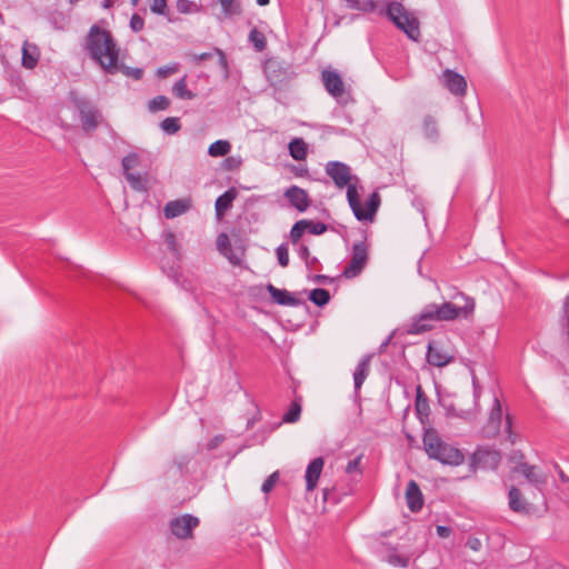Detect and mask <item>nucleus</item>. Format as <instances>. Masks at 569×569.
Segmentation results:
<instances>
[{"instance_id":"20","label":"nucleus","mask_w":569,"mask_h":569,"mask_svg":"<svg viewBox=\"0 0 569 569\" xmlns=\"http://www.w3.org/2000/svg\"><path fill=\"white\" fill-rule=\"evenodd\" d=\"M238 191L234 187H230L222 194H220L214 202V210L217 218H222L224 213L232 207V202L236 200Z\"/></svg>"},{"instance_id":"53","label":"nucleus","mask_w":569,"mask_h":569,"mask_svg":"<svg viewBox=\"0 0 569 569\" xmlns=\"http://www.w3.org/2000/svg\"><path fill=\"white\" fill-rule=\"evenodd\" d=\"M241 164V160L239 158H234V157H227L224 160H223V167L228 170H233V169H237L239 168Z\"/></svg>"},{"instance_id":"15","label":"nucleus","mask_w":569,"mask_h":569,"mask_svg":"<svg viewBox=\"0 0 569 569\" xmlns=\"http://www.w3.org/2000/svg\"><path fill=\"white\" fill-rule=\"evenodd\" d=\"M122 164V171L130 183V186L133 189H140L141 188V176L139 173H132L130 172L131 169L137 167L139 164V156L136 152L128 153L122 158L121 161Z\"/></svg>"},{"instance_id":"48","label":"nucleus","mask_w":569,"mask_h":569,"mask_svg":"<svg viewBox=\"0 0 569 569\" xmlns=\"http://www.w3.org/2000/svg\"><path fill=\"white\" fill-rule=\"evenodd\" d=\"M361 459H362V455H358L356 458L349 460L346 466V472L348 475H350L352 472H358L359 475H362V470L360 468Z\"/></svg>"},{"instance_id":"23","label":"nucleus","mask_w":569,"mask_h":569,"mask_svg":"<svg viewBox=\"0 0 569 569\" xmlns=\"http://www.w3.org/2000/svg\"><path fill=\"white\" fill-rule=\"evenodd\" d=\"M422 133L423 137L429 140L430 142L436 143L439 140L440 132L438 127L437 119L427 114L425 116L422 120Z\"/></svg>"},{"instance_id":"7","label":"nucleus","mask_w":569,"mask_h":569,"mask_svg":"<svg viewBox=\"0 0 569 569\" xmlns=\"http://www.w3.org/2000/svg\"><path fill=\"white\" fill-rule=\"evenodd\" d=\"M68 98L78 111L82 131L87 134L94 132L103 120L99 109L89 99L78 96L76 91H70Z\"/></svg>"},{"instance_id":"42","label":"nucleus","mask_w":569,"mask_h":569,"mask_svg":"<svg viewBox=\"0 0 569 569\" xmlns=\"http://www.w3.org/2000/svg\"><path fill=\"white\" fill-rule=\"evenodd\" d=\"M160 127L166 133L173 134L181 128L180 119L177 117H168L162 120Z\"/></svg>"},{"instance_id":"44","label":"nucleus","mask_w":569,"mask_h":569,"mask_svg":"<svg viewBox=\"0 0 569 569\" xmlns=\"http://www.w3.org/2000/svg\"><path fill=\"white\" fill-rule=\"evenodd\" d=\"M276 254L278 259V263L281 267H287L289 264V249L287 243H281L276 249Z\"/></svg>"},{"instance_id":"40","label":"nucleus","mask_w":569,"mask_h":569,"mask_svg":"<svg viewBox=\"0 0 569 569\" xmlns=\"http://www.w3.org/2000/svg\"><path fill=\"white\" fill-rule=\"evenodd\" d=\"M170 107V99L166 96H156L149 101L151 112L163 111Z\"/></svg>"},{"instance_id":"32","label":"nucleus","mask_w":569,"mask_h":569,"mask_svg":"<svg viewBox=\"0 0 569 569\" xmlns=\"http://www.w3.org/2000/svg\"><path fill=\"white\" fill-rule=\"evenodd\" d=\"M230 149L231 144L228 140H217L209 146L208 154L210 157H224Z\"/></svg>"},{"instance_id":"50","label":"nucleus","mask_w":569,"mask_h":569,"mask_svg":"<svg viewBox=\"0 0 569 569\" xmlns=\"http://www.w3.org/2000/svg\"><path fill=\"white\" fill-rule=\"evenodd\" d=\"M213 52L218 56V63L227 76L229 73V66L226 53L217 47L213 48Z\"/></svg>"},{"instance_id":"38","label":"nucleus","mask_w":569,"mask_h":569,"mask_svg":"<svg viewBox=\"0 0 569 569\" xmlns=\"http://www.w3.org/2000/svg\"><path fill=\"white\" fill-rule=\"evenodd\" d=\"M249 42L252 44L256 51L260 52L266 49L267 40L264 34L257 28H253L249 33Z\"/></svg>"},{"instance_id":"12","label":"nucleus","mask_w":569,"mask_h":569,"mask_svg":"<svg viewBox=\"0 0 569 569\" xmlns=\"http://www.w3.org/2000/svg\"><path fill=\"white\" fill-rule=\"evenodd\" d=\"M283 196L290 206L299 212L307 211L310 206V198L308 192L298 186H290L287 188Z\"/></svg>"},{"instance_id":"17","label":"nucleus","mask_w":569,"mask_h":569,"mask_svg":"<svg viewBox=\"0 0 569 569\" xmlns=\"http://www.w3.org/2000/svg\"><path fill=\"white\" fill-rule=\"evenodd\" d=\"M406 501L411 512H419L423 507V495L415 480H410L407 485Z\"/></svg>"},{"instance_id":"28","label":"nucleus","mask_w":569,"mask_h":569,"mask_svg":"<svg viewBox=\"0 0 569 569\" xmlns=\"http://www.w3.org/2000/svg\"><path fill=\"white\" fill-rule=\"evenodd\" d=\"M39 61V51L36 46L28 47L27 43L22 47L21 62L26 69H33Z\"/></svg>"},{"instance_id":"46","label":"nucleus","mask_w":569,"mask_h":569,"mask_svg":"<svg viewBox=\"0 0 569 569\" xmlns=\"http://www.w3.org/2000/svg\"><path fill=\"white\" fill-rule=\"evenodd\" d=\"M179 63L178 62H173L171 64H168V66H162V67H159L157 69V76L159 78H167L169 77L170 74H173L176 73L178 70H179Z\"/></svg>"},{"instance_id":"47","label":"nucleus","mask_w":569,"mask_h":569,"mask_svg":"<svg viewBox=\"0 0 569 569\" xmlns=\"http://www.w3.org/2000/svg\"><path fill=\"white\" fill-rule=\"evenodd\" d=\"M278 479H279V472L278 471H274L271 475H269L266 478V480L262 482L261 491L264 492V493L270 492L272 490V488L274 487V485L277 483Z\"/></svg>"},{"instance_id":"45","label":"nucleus","mask_w":569,"mask_h":569,"mask_svg":"<svg viewBox=\"0 0 569 569\" xmlns=\"http://www.w3.org/2000/svg\"><path fill=\"white\" fill-rule=\"evenodd\" d=\"M307 230L311 234L320 236L328 230V224L320 221L313 222L312 220H308Z\"/></svg>"},{"instance_id":"51","label":"nucleus","mask_w":569,"mask_h":569,"mask_svg":"<svg viewBox=\"0 0 569 569\" xmlns=\"http://www.w3.org/2000/svg\"><path fill=\"white\" fill-rule=\"evenodd\" d=\"M230 241L226 233H220L217 238V247L221 253H223L227 249L230 250Z\"/></svg>"},{"instance_id":"9","label":"nucleus","mask_w":569,"mask_h":569,"mask_svg":"<svg viewBox=\"0 0 569 569\" xmlns=\"http://www.w3.org/2000/svg\"><path fill=\"white\" fill-rule=\"evenodd\" d=\"M500 462V452L489 447H478L470 457V467L472 470H497Z\"/></svg>"},{"instance_id":"63","label":"nucleus","mask_w":569,"mask_h":569,"mask_svg":"<svg viewBox=\"0 0 569 569\" xmlns=\"http://www.w3.org/2000/svg\"><path fill=\"white\" fill-rule=\"evenodd\" d=\"M293 170L297 177H305L308 174V169L306 167H295Z\"/></svg>"},{"instance_id":"39","label":"nucleus","mask_w":569,"mask_h":569,"mask_svg":"<svg viewBox=\"0 0 569 569\" xmlns=\"http://www.w3.org/2000/svg\"><path fill=\"white\" fill-rule=\"evenodd\" d=\"M118 72H122L127 77H131L134 80H140L143 77V70L141 68H131L123 63H119V59L117 60L116 71L112 74Z\"/></svg>"},{"instance_id":"59","label":"nucleus","mask_w":569,"mask_h":569,"mask_svg":"<svg viewBox=\"0 0 569 569\" xmlns=\"http://www.w3.org/2000/svg\"><path fill=\"white\" fill-rule=\"evenodd\" d=\"M412 206L421 213L425 212V203L423 200L419 197L412 199Z\"/></svg>"},{"instance_id":"5","label":"nucleus","mask_w":569,"mask_h":569,"mask_svg":"<svg viewBox=\"0 0 569 569\" xmlns=\"http://www.w3.org/2000/svg\"><path fill=\"white\" fill-rule=\"evenodd\" d=\"M422 445L427 456L430 459L439 461L441 465L460 466L465 461L463 452L440 439L437 431L432 428L425 430Z\"/></svg>"},{"instance_id":"61","label":"nucleus","mask_w":569,"mask_h":569,"mask_svg":"<svg viewBox=\"0 0 569 569\" xmlns=\"http://www.w3.org/2000/svg\"><path fill=\"white\" fill-rule=\"evenodd\" d=\"M392 336H393L392 333H391V335H389V336L386 338V340H383V341L380 343V346H379V348H378V353H379V355H381L382 352H385V351H386V349H387L388 345L390 343V341H391V339H392Z\"/></svg>"},{"instance_id":"49","label":"nucleus","mask_w":569,"mask_h":569,"mask_svg":"<svg viewBox=\"0 0 569 569\" xmlns=\"http://www.w3.org/2000/svg\"><path fill=\"white\" fill-rule=\"evenodd\" d=\"M131 30L133 32H139L143 29L144 27V20L141 16H139L138 13H133L130 18V23H129Z\"/></svg>"},{"instance_id":"25","label":"nucleus","mask_w":569,"mask_h":569,"mask_svg":"<svg viewBox=\"0 0 569 569\" xmlns=\"http://www.w3.org/2000/svg\"><path fill=\"white\" fill-rule=\"evenodd\" d=\"M180 263L181 260H177L173 257L171 261H166L164 259L161 260V269L163 273H166L167 277L176 283H178L180 278L182 277Z\"/></svg>"},{"instance_id":"35","label":"nucleus","mask_w":569,"mask_h":569,"mask_svg":"<svg viewBox=\"0 0 569 569\" xmlns=\"http://www.w3.org/2000/svg\"><path fill=\"white\" fill-rule=\"evenodd\" d=\"M301 416V403L299 400H293L290 403L288 411L283 415L282 421L287 423H295L300 419Z\"/></svg>"},{"instance_id":"64","label":"nucleus","mask_w":569,"mask_h":569,"mask_svg":"<svg viewBox=\"0 0 569 569\" xmlns=\"http://www.w3.org/2000/svg\"><path fill=\"white\" fill-rule=\"evenodd\" d=\"M214 54V52H202L198 56V60L199 61H206V60H209L212 58V56Z\"/></svg>"},{"instance_id":"55","label":"nucleus","mask_w":569,"mask_h":569,"mask_svg":"<svg viewBox=\"0 0 569 569\" xmlns=\"http://www.w3.org/2000/svg\"><path fill=\"white\" fill-rule=\"evenodd\" d=\"M437 535L440 538H448L452 533V529L448 526H437L436 527Z\"/></svg>"},{"instance_id":"1","label":"nucleus","mask_w":569,"mask_h":569,"mask_svg":"<svg viewBox=\"0 0 569 569\" xmlns=\"http://www.w3.org/2000/svg\"><path fill=\"white\" fill-rule=\"evenodd\" d=\"M325 170L337 188L347 187V200L356 219L358 221H372L381 202L379 193L373 191L368 197L366 209H363L357 187L350 183L352 179L350 167L345 162L333 160L327 162Z\"/></svg>"},{"instance_id":"26","label":"nucleus","mask_w":569,"mask_h":569,"mask_svg":"<svg viewBox=\"0 0 569 569\" xmlns=\"http://www.w3.org/2000/svg\"><path fill=\"white\" fill-rule=\"evenodd\" d=\"M189 209V202L186 200H173L166 203L163 213L167 219H173L183 214Z\"/></svg>"},{"instance_id":"10","label":"nucleus","mask_w":569,"mask_h":569,"mask_svg":"<svg viewBox=\"0 0 569 569\" xmlns=\"http://www.w3.org/2000/svg\"><path fill=\"white\" fill-rule=\"evenodd\" d=\"M369 256V249L365 241L356 242L352 246L351 260L343 269L342 276L346 278H355L363 270Z\"/></svg>"},{"instance_id":"43","label":"nucleus","mask_w":569,"mask_h":569,"mask_svg":"<svg viewBox=\"0 0 569 569\" xmlns=\"http://www.w3.org/2000/svg\"><path fill=\"white\" fill-rule=\"evenodd\" d=\"M151 12L163 16L167 18L169 22H173L174 20L169 16L170 11L167 6V0H153L152 4L150 6Z\"/></svg>"},{"instance_id":"21","label":"nucleus","mask_w":569,"mask_h":569,"mask_svg":"<svg viewBox=\"0 0 569 569\" xmlns=\"http://www.w3.org/2000/svg\"><path fill=\"white\" fill-rule=\"evenodd\" d=\"M508 505L509 508L518 513L527 515L530 512L531 507L522 497L520 490L512 486L508 492Z\"/></svg>"},{"instance_id":"8","label":"nucleus","mask_w":569,"mask_h":569,"mask_svg":"<svg viewBox=\"0 0 569 569\" xmlns=\"http://www.w3.org/2000/svg\"><path fill=\"white\" fill-rule=\"evenodd\" d=\"M321 80L327 92L339 103L346 106L353 101L351 92L346 89L341 74L331 69L321 72Z\"/></svg>"},{"instance_id":"14","label":"nucleus","mask_w":569,"mask_h":569,"mask_svg":"<svg viewBox=\"0 0 569 569\" xmlns=\"http://www.w3.org/2000/svg\"><path fill=\"white\" fill-rule=\"evenodd\" d=\"M443 81L446 88L455 96H465L467 91V81L463 76L452 69L443 71Z\"/></svg>"},{"instance_id":"18","label":"nucleus","mask_w":569,"mask_h":569,"mask_svg":"<svg viewBox=\"0 0 569 569\" xmlns=\"http://www.w3.org/2000/svg\"><path fill=\"white\" fill-rule=\"evenodd\" d=\"M325 460L322 457H317L312 459L306 469V489L307 491H312L318 483V480L321 476L323 469Z\"/></svg>"},{"instance_id":"62","label":"nucleus","mask_w":569,"mask_h":569,"mask_svg":"<svg viewBox=\"0 0 569 569\" xmlns=\"http://www.w3.org/2000/svg\"><path fill=\"white\" fill-rule=\"evenodd\" d=\"M446 412H447V416H448V417H460V418H463V417H465L461 412L457 411V410L453 408V406H449V407H447V408H446Z\"/></svg>"},{"instance_id":"22","label":"nucleus","mask_w":569,"mask_h":569,"mask_svg":"<svg viewBox=\"0 0 569 569\" xmlns=\"http://www.w3.org/2000/svg\"><path fill=\"white\" fill-rule=\"evenodd\" d=\"M416 415L418 419L423 423L428 419L430 413L429 401L426 397L420 385L416 388V401H415Z\"/></svg>"},{"instance_id":"11","label":"nucleus","mask_w":569,"mask_h":569,"mask_svg":"<svg viewBox=\"0 0 569 569\" xmlns=\"http://www.w3.org/2000/svg\"><path fill=\"white\" fill-rule=\"evenodd\" d=\"M200 523L198 517L191 513H183L170 520L169 527L171 533L178 539H190L193 537V530Z\"/></svg>"},{"instance_id":"13","label":"nucleus","mask_w":569,"mask_h":569,"mask_svg":"<svg viewBox=\"0 0 569 569\" xmlns=\"http://www.w3.org/2000/svg\"><path fill=\"white\" fill-rule=\"evenodd\" d=\"M426 359L429 365L440 368L449 365L453 360V356L436 341H431L427 347Z\"/></svg>"},{"instance_id":"4","label":"nucleus","mask_w":569,"mask_h":569,"mask_svg":"<svg viewBox=\"0 0 569 569\" xmlns=\"http://www.w3.org/2000/svg\"><path fill=\"white\" fill-rule=\"evenodd\" d=\"M84 50L106 73L116 71L120 49L109 30L92 24L84 40Z\"/></svg>"},{"instance_id":"57","label":"nucleus","mask_w":569,"mask_h":569,"mask_svg":"<svg viewBox=\"0 0 569 569\" xmlns=\"http://www.w3.org/2000/svg\"><path fill=\"white\" fill-rule=\"evenodd\" d=\"M310 279L315 282L325 284H330L332 282V279L327 274H315L310 277Z\"/></svg>"},{"instance_id":"30","label":"nucleus","mask_w":569,"mask_h":569,"mask_svg":"<svg viewBox=\"0 0 569 569\" xmlns=\"http://www.w3.org/2000/svg\"><path fill=\"white\" fill-rule=\"evenodd\" d=\"M162 239L167 246L168 251L171 253V256L173 258H176L177 260H181V253L179 250V244L176 240V234L170 230H166L162 233Z\"/></svg>"},{"instance_id":"33","label":"nucleus","mask_w":569,"mask_h":569,"mask_svg":"<svg viewBox=\"0 0 569 569\" xmlns=\"http://www.w3.org/2000/svg\"><path fill=\"white\" fill-rule=\"evenodd\" d=\"M535 470L536 467L527 462H520L513 468V472H520L529 482L538 483L539 478Z\"/></svg>"},{"instance_id":"58","label":"nucleus","mask_w":569,"mask_h":569,"mask_svg":"<svg viewBox=\"0 0 569 569\" xmlns=\"http://www.w3.org/2000/svg\"><path fill=\"white\" fill-rule=\"evenodd\" d=\"M509 460L518 463L523 462V453L520 450H513L509 456Z\"/></svg>"},{"instance_id":"16","label":"nucleus","mask_w":569,"mask_h":569,"mask_svg":"<svg viewBox=\"0 0 569 569\" xmlns=\"http://www.w3.org/2000/svg\"><path fill=\"white\" fill-rule=\"evenodd\" d=\"M272 302L279 306L298 307L303 303L300 299L296 298L290 291L286 289H279L273 284L269 283L266 287Z\"/></svg>"},{"instance_id":"27","label":"nucleus","mask_w":569,"mask_h":569,"mask_svg":"<svg viewBox=\"0 0 569 569\" xmlns=\"http://www.w3.org/2000/svg\"><path fill=\"white\" fill-rule=\"evenodd\" d=\"M289 154L298 161L305 160L308 153V146L302 138H293L289 144Z\"/></svg>"},{"instance_id":"6","label":"nucleus","mask_w":569,"mask_h":569,"mask_svg":"<svg viewBox=\"0 0 569 569\" xmlns=\"http://www.w3.org/2000/svg\"><path fill=\"white\" fill-rule=\"evenodd\" d=\"M263 72L269 87L272 88V96L279 100L281 91L289 87L290 81L296 76L292 66L279 58H269L263 63Z\"/></svg>"},{"instance_id":"36","label":"nucleus","mask_w":569,"mask_h":569,"mask_svg":"<svg viewBox=\"0 0 569 569\" xmlns=\"http://www.w3.org/2000/svg\"><path fill=\"white\" fill-rule=\"evenodd\" d=\"M177 10L183 14H191L200 12L202 7L193 0H177Z\"/></svg>"},{"instance_id":"19","label":"nucleus","mask_w":569,"mask_h":569,"mask_svg":"<svg viewBox=\"0 0 569 569\" xmlns=\"http://www.w3.org/2000/svg\"><path fill=\"white\" fill-rule=\"evenodd\" d=\"M372 359V355H365L358 365L356 366L352 377H353V388L355 393H359L365 380L369 376L370 372V361Z\"/></svg>"},{"instance_id":"56","label":"nucleus","mask_w":569,"mask_h":569,"mask_svg":"<svg viewBox=\"0 0 569 569\" xmlns=\"http://www.w3.org/2000/svg\"><path fill=\"white\" fill-rule=\"evenodd\" d=\"M297 253H298V257H299L301 260H306V259H308V257H309V254H310L308 246H307V244H305V243H300V244H298Z\"/></svg>"},{"instance_id":"54","label":"nucleus","mask_w":569,"mask_h":569,"mask_svg":"<svg viewBox=\"0 0 569 569\" xmlns=\"http://www.w3.org/2000/svg\"><path fill=\"white\" fill-rule=\"evenodd\" d=\"M506 432L508 435V439L511 443L516 442V433L512 431V421L509 415H506Z\"/></svg>"},{"instance_id":"34","label":"nucleus","mask_w":569,"mask_h":569,"mask_svg":"<svg viewBox=\"0 0 569 569\" xmlns=\"http://www.w3.org/2000/svg\"><path fill=\"white\" fill-rule=\"evenodd\" d=\"M218 1L221 6L222 13L226 17L231 18L233 16H239L241 13L240 2H238L236 0H218Z\"/></svg>"},{"instance_id":"29","label":"nucleus","mask_w":569,"mask_h":569,"mask_svg":"<svg viewBox=\"0 0 569 569\" xmlns=\"http://www.w3.org/2000/svg\"><path fill=\"white\" fill-rule=\"evenodd\" d=\"M308 299L317 307H325L330 301V293L327 289L316 288L309 292Z\"/></svg>"},{"instance_id":"37","label":"nucleus","mask_w":569,"mask_h":569,"mask_svg":"<svg viewBox=\"0 0 569 569\" xmlns=\"http://www.w3.org/2000/svg\"><path fill=\"white\" fill-rule=\"evenodd\" d=\"M387 562L395 567L407 568L409 566V557L399 555L397 548L389 549Z\"/></svg>"},{"instance_id":"60","label":"nucleus","mask_w":569,"mask_h":569,"mask_svg":"<svg viewBox=\"0 0 569 569\" xmlns=\"http://www.w3.org/2000/svg\"><path fill=\"white\" fill-rule=\"evenodd\" d=\"M468 547L475 551L479 550L481 547V542L478 538H471L468 540Z\"/></svg>"},{"instance_id":"52","label":"nucleus","mask_w":569,"mask_h":569,"mask_svg":"<svg viewBox=\"0 0 569 569\" xmlns=\"http://www.w3.org/2000/svg\"><path fill=\"white\" fill-rule=\"evenodd\" d=\"M222 254L228 259V261L232 266H239L241 263V257L233 252V249L231 246H230V250L227 249Z\"/></svg>"},{"instance_id":"3","label":"nucleus","mask_w":569,"mask_h":569,"mask_svg":"<svg viewBox=\"0 0 569 569\" xmlns=\"http://www.w3.org/2000/svg\"><path fill=\"white\" fill-rule=\"evenodd\" d=\"M348 6L356 10L365 12H376L385 14L408 39L418 41L420 38L419 20L410 13L401 2L389 1L386 7H379L377 0H345Z\"/></svg>"},{"instance_id":"31","label":"nucleus","mask_w":569,"mask_h":569,"mask_svg":"<svg viewBox=\"0 0 569 569\" xmlns=\"http://www.w3.org/2000/svg\"><path fill=\"white\" fill-rule=\"evenodd\" d=\"M172 92L180 99L191 100L196 94L187 88V76L180 78L172 87Z\"/></svg>"},{"instance_id":"2","label":"nucleus","mask_w":569,"mask_h":569,"mask_svg":"<svg viewBox=\"0 0 569 569\" xmlns=\"http://www.w3.org/2000/svg\"><path fill=\"white\" fill-rule=\"evenodd\" d=\"M459 295L465 300L462 307H458L451 302H443L441 305L428 303L422 308L419 315L411 318L407 331L411 335H419L431 330L435 325L440 321H451L458 317L467 319L473 313L476 303L472 298L465 296L462 292Z\"/></svg>"},{"instance_id":"41","label":"nucleus","mask_w":569,"mask_h":569,"mask_svg":"<svg viewBox=\"0 0 569 569\" xmlns=\"http://www.w3.org/2000/svg\"><path fill=\"white\" fill-rule=\"evenodd\" d=\"M308 220L301 219L298 220L290 229V239L293 244H298L299 239L302 237L303 232L307 230Z\"/></svg>"},{"instance_id":"24","label":"nucleus","mask_w":569,"mask_h":569,"mask_svg":"<svg viewBox=\"0 0 569 569\" xmlns=\"http://www.w3.org/2000/svg\"><path fill=\"white\" fill-rule=\"evenodd\" d=\"M502 422V407L498 397L493 398L492 406L488 417V426L498 433Z\"/></svg>"}]
</instances>
